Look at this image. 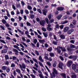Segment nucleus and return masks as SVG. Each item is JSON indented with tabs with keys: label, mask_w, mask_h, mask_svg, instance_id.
Instances as JSON below:
<instances>
[{
	"label": "nucleus",
	"mask_w": 78,
	"mask_h": 78,
	"mask_svg": "<svg viewBox=\"0 0 78 78\" xmlns=\"http://www.w3.org/2000/svg\"><path fill=\"white\" fill-rule=\"evenodd\" d=\"M36 21L37 22H40V19H39V17L37 18Z\"/></svg>",
	"instance_id": "obj_61"
},
{
	"label": "nucleus",
	"mask_w": 78,
	"mask_h": 78,
	"mask_svg": "<svg viewBox=\"0 0 78 78\" xmlns=\"http://www.w3.org/2000/svg\"><path fill=\"white\" fill-rule=\"evenodd\" d=\"M12 8H13V9H14V10H15L16 9V7L15 6V5H14L13 4L12 5Z\"/></svg>",
	"instance_id": "obj_54"
},
{
	"label": "nucleus",
	"mask_w": 78,
	"mask_h": 78,
	"mask_svg": "<svg viewBox=\"0 0 78 78\" xmlns=\"http://www.w3.org/2000/svg\"><path fill=\"white\" fill-rule=\"evenodd\" d=\"M45 22H46L47 24H48L49 23V21L48 20V19L47 18H46L45 19Z\"/></svg>",
	"instance_id": "obj_25"
},
{
	"label": "nucleus",
	"mask_w": 78,
	"mask_h": 78,
	"mask_svg": "<svg viewBox=\"0 0 78 78\" xmlns=\"http://www.w3.org/2000/svg\"><path fill=\"white\" fill-rule=\"evenodd\" d=\"M30 76H32V78H35V76L33 74H30Z\"/></svg>",
	"instance_id": "obj_64"
},
{
	"label": "nucleus",
	"mask_w": 78,
	"mask_h": 78,
	"mask_svg": "<svg viewBox=\"0 0 78 78\" xmlns=\"http://www.w3.org/2000/svg\"><path fill=\"white\" fill-rule=\"evenodd\" d=\"M13 51L14 52H16V53H15V55H18V53L19 52L17 49H13Z\"/></svg>",
	"instance_id": "obj_16"
},
{
	"label": "nucleus",
	"mask_w": 78,
	"mask_h": 78,
	"mask_svg": "<svg viewBox=\"0 0 78 78\" xmlns=\"http://www.w3.org/2000/svg\"><path fill=\"white\" fill-rule=\"evenodd\" d=\"M47 30L48 31H51L52 30V28L49 27H47Z\"/></svg>",
	"instance_id": "obj_20"
},
{
	"label": "nucleus",
	"mask_w": 78,
	"mask_h": 78,
	"mask_svg": "<svg viewBox=\"0 0 78 78\" xmlns=\"http://www.w3.org/2000/svg\"><path fill=\"white\" fill-rule=\"evenodd\" d=\"M37 11H38L40 14H42V11H41V10L40 9H38L37 10Z\"/></svg>",
	"instance_id": "obj_43"
},
{
	"label": "nucleus",
	"mask_w": 78,
	"mask_h": 78,
	"mask_svg": "<svg viewBox=\"0 0 78 78\" xmlns=\"http://www.w3.org/2000/svg\"><path fill=\"white\" fill-rule=\"evenodd\" d=\"M0 42H2V43H3V44H6V42H5L4 40H0Z\"/></svg>",
	"instance_id": "obj_51"
},
{
	"label": "nucleus",
	"mask_w": 78,
	"mask_h": 78,
	"mask_svg": "<svg viewBox=\"0 0 78 78\" xmlns=\"http://www.w3.org/2000/svg\"><path fill=\"white\" fill-rule=\"evenodd\" d=\"M69 27L71 28H75V26L73 25L72 23H70V25L69 26Z\"/></svg>",
	"instance_id": "obj_19"
},
{
	"label": "nucleus",
	"mask_w": 78,
	"mask_h": 78,
	"mask_svg": "<svg viewBox=\"0 0 78 78\" xmlns=\"http://www.w3.org/2000/svg\"><path fill=\"white\" fill-rule=\"evenodd\" d=\"M77 21L76 20H73V25H76V22Z\"/></svg>",
	"instance_id": "obj_29"
},
{
	"label": "nucleus",
	"mask_w": 78,
	"mask_h": 78,
	"mask_svg": "<svg viewBox=\"0 0 78 78\" xmlns=\"http://www.w3.org/2000/svg\"><path fill=\"white\" fill-rule=\"evenodd\" d=\"M78 56L76 55H71L69 57V59H73V61H75L76 60Z\"/></svg>",
	"instance_id": "obj_2"
},
{
	"label": "nucleus",
	"mask_w": 78,
	"mask_h": 78,
	"mask_svg": "<svg viewBox=\"0 0 78 78\" xmlns=\"http://www.w3.org/2000/svg\"><path fill=\"white\" fill-rule=\"evenodd\" d=\"M48 19H49V20H51L52 17V15L51 14H49L48 16Z\"/></svg>",
	"instance_id": "obj_17"
},
{
	"label": "nucleus",
	"mask_w": 78,
	"mask_h": 78,
	"mask_svg": "<svg viewBox=\"0 0 78 78\" xmlns=\"http://www.w3.org/2000/svg\"><path fill=\"white\" fill-rule=\"evenodd\" d=\"M60 37L61 39H65L66 38H65V35L64 34H61Z\"/></svg>",
	"instance_id": "obj_13"
},
{
	"label": "nucleus",
	"mask_w": 78,
	"mask_h": 78,
	"mask_svg": "<svg viewBox=\"0 0 78 78\" xmlns=\"http://www.w3.org/2000/svg\"><path fill=\"white\" fill-rule=\"evenodd\" d=\"M54 20L53 19L50 20L49 21V23H52L53 22H54Z\"/></svg>",
	"instance_id": "obj_41"
},
{
	"label": "nucleus",
	"mask_w": 78,
	"mask_h": 78,
	"mask_svg": "<svg viewBox=\"0 0 78 78\" xmlns=\"http://www.w3.org/2000/svg\"><path fill=\"white\" fill-rule=\"evenodd\" d=\"M62 50L63 52H64L65 51H66V48L64 47H63L62 49Z\"/></svg>",
	"instance_id": "obj_42"
},
{
	"label": "nucleus",
	"mask_w": 78,
	"mask_h": 78,
	"mask_svg": "<svg viewBox=\"0 0 78 78\" xmlns=\"http://www.w3.org/2000/svg\"><path fill=\"white\" fill-rule=\"evenodd\" d=\"M5 65H7V66H8L9 65V62L8 61H6L5 63Z\"/></svg>",
	"instance_id": "obj_58"
},
{
	"label": "nucleus",
	"mask_w": 78,
	"mask_h": 78,
	"mask_svg": "<svg viewBox=\"0 0 78 78\" xmlns=\"http://www.w3.org/2000/svg\"><path fill=\"white\" fill-rule=\"evenodd\" d=\"M22 66L21 65V64H20V69H21V70L23 71V72H25V70L23 69H25V68H26V66L25 64H22Z\"/></svg>",
	"instance_id": "obj_1"
},
{
	"label": "nucleus",
	"mask_w": 78,
	"mask_h": 78,
	"mask_svg": "<svg viewBox=\"0 0 78 78\" xmlns=\"http://www.w3.org/2000/svg\"><path fill=\"white\" fill-rule=\"evenodd\" d=\"M49 55L51 57H54L55 56V54L53 53L50 52Z\"/></svg>",
	"instance_id": "obj_24"
},
{
	"label": "nucleus",
	"mask_w": 78,
	"mask_h": 78,
	"mask_svg": "<svg viewBox=\"0 0 78 78\" xmlns=\"http://www.w3.org/2000/svg\"><path fill=\"white\" fill-rule=\"evenodd\" d=\"M48 51H49L50 52L51 51H52V48L51 47H50L48 49Z\"/></svg>",
	"instance_id": "obj_35"
},
{
	"label": "nucleus",
	"mask_w": 78,
	"mask_h": 78,
	"mask_svg": "<svg viewBox=\"0 0 78 78\" xmlns=\"http://www.w3.org/2000/svg\"><path fill=\"white\" fill-rule=\"evenodd\" d=\"M53 33H52V32H49V36L50 37H51L52 36H53Z\"/></svg>",
	"instance_id": "obj_23"
},
{
	"label": "nucleus",
	"mask_w": 78,
	"mask_h": 78,
	"mask_svg": "<svg viewBox=\"0 0 78 78\" xmlns=\"http://www.w3.org/2000/svg\"><path fill=\"white\" fill-rule=\"evenodd\" d=\"M61 17H62V15L60 14L58 16H57L56 18L57 19H58V20H60Z\"/></svg>",
	"instance_id": "obj_18"
},
{
	"label": "nucleus",
	"mask_w": 78,
	"mask_h": 78,
	"mask_svg": "<svg viewBox=\"0 0 78 78\" xmlns=\"http://www.w3.org/2000/svg\"><path fill=\"white\" fill-rule=\"evenodd\" d=\"M33 61H34V62H35L37 64H38V62H37V59L36 58H34L33 59Z\"/></svg>",
	"instance_id": "obj_33"
},
{
	"label": "nucleus",
	"mask_w": 78,
	"mask_h": 78,
	"mask_svg": "<svg viewBox=\"0 0 78 78\" xmlns=\"http://www.w3.org/2000/svg\"><path fill=\"white\" fill-rule=\"evenodd\" d=\"M39 61H40L41 62H44V60L42 59V56H40L39 58Z\"/></svg>",
	"instance_id": "obj_15"
},
{
	"label": "nucleus",
	"mask_w": 78,
	"mask_h": 78,
	"mask_svg": "<svg viewBox=\"0 0 78 78\" xmlns=\"http://www.w3.org/2000/svg\"><path fill=\"white\" fill-rule=\"evenodd\" d=\"M77 76L76 75H72L71 76V78H76Z\"/></svg>",
	"instance_id": "obj_37"
},
{
	"label": "nucleus",
	"mask_w": 78,
	"mask_h": 78,
	"mask_svg": "<svg viewBox=\"0 0 78 78\" xmlns=\"http://www.w3.org/2000/svg\"><path fill=\"white\" fill-rule=\"evenodd\" d=\"M30 18L31 19H33L34 18V15L33 14H31L30 15Z\"/></svg>",
	"instance_id": "obj_32"
},
{
	"label": "nucleus",
	"mask_w": 78,
	"mask_h": 78,
	"mask_svg": "<svg viewBox=\"0 0 78 78\" xmlns=\"http://www.w3.org/2000/svg\"><path fill=\"white\" fill-rule=\"evenodd\" d=\"M59 58H60V59L62 61H64V58L62 57V56H60Z\"/></svg>",
	"instance_id": "obj_48"
},
{
	"label": "nucleus",
	"mask_w": 78,
	"mask_h": 78,
	"mask_svg": "<svg viewBox=\"0 0 78 78\" xmlns=\"http://www.w3.org/2000/svg\"><path fill=\"white\" fill-rule=\"evenodd\" d=\"M72 63H73L72 61H69L67 64L68 67H71V66H72Z\"/></svg>",
	"instance_id": "obj_6"
},
{
	"label": "nucleus",
	"mask_w": 78,
	"mask_h": 78,
	"mask_svg": "<svg viewBox=\"0 0 78 78\" xmlns=\"http://www.w3.org/2000/svg\"><path fill=\"white\" fill-rule=\"evenodd\" d=\"M16 6L18 8H20V4H17L16 5Z\"/></svg>",
	"instance_id": "obj_52"
},
{
	"label": "nucleus",
	"mask_w": 78,
	"mask_h": 78,
	"mask_svg": "<svg viewBox=\"0 0 78 78\" xmlns=\"http://www.w3.org/2000/svg\"><path fill=\"white\" fill-rule=\"evenodd\" d=\"M38 62L40 66H41V67H44V65H43L42 63L41 62Z\"/></svg>",
	"instance_id": "obj_39"
},
{
	"label": "nucleus",
	"mask_w": 78,
	"mask_h": 78,
	"mask_svg": "<svg viewBox=\"0 0 78 78\" xmlns=\"http://www.w3.org/2000/svg\"><path fill=\"white\" fill-rule=\"evenodd\" d=\"M58 67L61 69H63L62 66H64V64L62 62H60L58 64Z\"/></svg>",
	"instance_id": "obj_5"
},
{
	"label": "nucleus",
	"mask_w": 78,
	"mask_h": 78,
	"mask_svg": "<svg viewBox=\"0 0 78 78\" xmlns=\"http://www.w3.org/2000/svg\"><path fill=\"white\" fill-rule=\"evenodd\" d=\"M64 7H58L57 8V10L58 11H63L64 9Z\"/></svg>",
	"instance_id": "obj_9"
},
{
	"label": "nucleus",
	"mask_w": 78,
	"mask_h": 78,
	"mask_svg": "<svg viewBox=\"0 0 78 78\" xmlns=\"http://www.w3.org/2000/svg\"><path fill=\"white\" fill-rule=\"evenodd\" d=\"M43 14L44 16H47V9L42 10Z\"/></svg>",
	"instance_id": "obj_7"
},
{
	"label": "nucleus",
	"mask_w": 78,
	"mask_h": 78,
	"mask_svg": "<svg viewBox=\"0 0 78 78\" xmlns=\"http://www.w3.org/2000/svg\"><path fill=\"white\" fill-rule=\"evenodd\" d=\"M67 50L68 51H73V50L72 49H71V48H67Z\"/></svg>",
	"instance_id": "obj_26"
},
{
	"label": "nucleus",
	"mask_w": 78,
	"mask_h": 78,
	"mask_svg": "<svg viewBox=\"0 0 78 78\" xmlns=\"http://www.w3.org/2000/svg\"><path fill=\"white\" fill-rule=\"evenodd\" d=\"M64 25H61L60 26H59L60 28L61 29V30H62L63 28H64Z\"/></svg>",
	"instance_id": "obj_45"
},
{
	"label": "nucleus",
	"mask_w": 78,
	"mask_h": 78,
	"mask_svg": "<svg viewBox=\"0 0 78 78\" xmlns=\"http://www.w3.org/2000/svg\"><path fill=\"white\" fill-rule=\"evenodd\" d=\"M73 31H74V29H71L68 31V34H70L72 33H73Z\"/></svg>",
	"instance_id": "obj_8"
},
{
	"label": "nucleus",
	"mask_w": 78,
	"mask_h": 78,
	"mask_svg": "<svg viewBox=\"0 0 78 78\" xmlns=\"http://www.w3.org/2000/svg\"><path fill=\"white\" fill-rule=\"evenodd\" d=\"M76 68V65L75 64H73L72 65V69L73 70H75Z\"/></svg>",
	"instance_id": "obj_10"
},
{
	"label": "nucleus",
	"mask_w": 78,
	"mask_h": 78,
	"mask_svg": "<svg viewBox=\"0 0 78 78\" xmlns=\"http://www.w3.org/2000/svg\"><path fill=\"white\" fill-rule=\"evenodd\" d=\"M24 12L27 14H28L29 13V12H28V11L27 9H25Z\"/></svg>",
	"instance_id": "obj_46"
},
{
	"label": "nucleus",
	"mask_w": 78,
	"mask_h": 78,
	"mask_svg": "<svg viewBox=\"0 0 78 78\" xmlns=\"http://www.w3.org/2000/svg\"><path fill=\"white\" fill-rule=\"evenodd\" d=\"M44 47H46V48H47V47H48V44L46 43L44 44Z\"/></svg>",
	"instance_id": "obj_62"
},
{
	"label": "nucleus",
	"mask_w": 78,
	"mask_h": 78,
	"mask_svg": "<svg viewBox=\"0 0 78 78\" xmlns=\"http://www.w3.org/2000/svg\"><path fill=\"white\" fill-rule=\"evenodd\" d=\"M27 8L28 9H29V10H31V9H32V7L31 6H30V5H28L27 6Z\"/></svg>",
	"instance_id": "obj_49"
},
{
	"label": "nucleus",
	"mask_w": 78,
	"mask_h": 78,
	"mask_svg": "<svg viewBox=\"0 0 78 78\" xmlns=\"http://www.w3.org/2000/svg\"><path fill=\"white\" fill-rule=\"evenodd\" d=\"M56 65H57V63H56V62H55L53 65V67H56Z\"/></svg>",
	"instance_id": "obj_36"
},
{
	"label": "nucleus",
	"mask_w": 78,
	"mask_h": 78,
	"mask_svg": "<svg viewBox=\"0 0 78 78\" xmlns=\"http://www.w3.org/2000/svg\"><path fill=\"white\" fill-rule=\"evenodd\" d=\"M69 27H66L64 28L63 31H64V32H67V31L69 30Z\"/></svg>",
	"instance_id": "obj_12"
},
{
	"label": "nucleus",
	"mask_w": 78,
	"mask_h": 78,
	"mask_svg": "<svg viewBox=\"0 0 78 78\" xmlns=\"http://www.w3.org/2000/svg\"><path fill=\"white\" fill-rule=\"evenodd\" d=\"M55 28L57 29H59V24H57L55 26Z\"/></svg>",
	"instance_id": "obj_47"
},
{
	"label": "nucleus",
	"mask_w": 78,
	"mask_h": 78,
	"mask_svg": "<svg viewBox=\"0 0 78 78\" xmlns=\"http://www.w3.org/2000/svg\"><path fill=\"white\" fill-rule=\"evenodd\" d=\"M37 42V39H35L33 41V42L34 44H36V43Z\"/></svg>",
	"instance_id": "obj_30"
},
{
	"label": "nucleus",
	"mask_w": 78,
	"mask_h": 78,
	"mask_svg": "<svg viewBox=\"0 0 78 78\" xmlns=\"http://www.w3.org/2000/svg\"><path fill=\"white\" fill-rule=\"evenodd\" d=\"M2 68L3 70H5L7 69V66H4L2 67Z\"/></svg>",
	"instance_id": "obj_27"
},
{
	"label": "nucleus",
	"mask_w": 78,
	"mask_h": 78,
	"mask_svg": "<svg viewBox=\"0 0 78 78\" xmlns=\"http://www.w3.org/2000/svg\"><path fill=\"white\" fill-rule=\"evenodd\" d=\"M43 34L45 37H48V34L46 32H43Z\"/></svg>",
	"instance_id": "obj_21"
},
{
	"label": "nucleus",
	"mask_w": 78,
	"mask_h": 78,
	"mask_svg": "<svg viewBox=\"0 0 78 78\" xmlns=\"http://www.w3.org/2000/svg\"><path fill=\"white\" fill-rule=\"evenodd\" d=\"M70 47L71 48H76V46H75V45H73V44H71L70 45Z\"/></svg>",
	"instance_id": "obj_22"
},
{
	"label": "nucleus",
	"mask_w": 78,
	"mask_h": 78,
	"mask_svg": "<svg viewBox=\"0 0 78 78\" xmlns=\"http://www.w3.org/2000/svg\"><path fill=\"white\" fill-rule=\"evenodd\" d=\"M6 72H7V73H9V72H10V69H9V68L8 67L7 68V69L6 70Z\"/></svg>",
	"instance_id": "obj_44"
},
{
	"label": "nucleus",
	"mask_w": 78,
	"mask_h": 78,
	"mask_svg": "<svg viewBox=\"0 0 78 78\" xmlns=\"http://www.w3.org/2000/svg\"><path fill=\"white\" fill-rule=\"evenodd\" d=\"M27 26H31V24L28 22H27Z\"/></svg>",
	"instance_id": "obj_63"
},
{
	"label": "nucleus",
	"mask_w": 78,
	"mask_h": 78,
	"mask_svg": "<svg viewBox=\"0 0 78 78\" xmlns=\"http://www.w3.org/2000/svg\"><path fill=\"white\" fill-rule=\"evenodd\" d=\"M61 76L63 78H66V74L65 73H62L61 74Z\"/></svg>",
	"instance_id": "obj_14"
},
{
	"label": "nucleus",
	"mask_w": 78,
	"mask_h": 78,
	"mask_svg": "<svg viewBox=\"0 0 78 78\" xmlns=\"http://www.w3.org/2000/svg\"><path fill=\"white\" fill-rule=\"evenodd\" d=\"M38 73H40L39 74V76L40 78H44V76H43V74H42V73L40 70L38 71Z\"/></svg>",
	"instance_id": "obj_4"
},
{
	"label": "nucleus",
	"mask_w": 78,
	"mask_h": 78,
	"mask_svg": "<svg viewBox=\"0 0 78 78\" xmlns=\"http://www.w3.org/2000/svg\"><path fill=\"white\" fill-rule=\"evenodd\" d=\"M5 58L6 60H8L9 59V57L8 55H6L5 56Z\"/></svg>",
	"instance_id": "obj_38"
},
{
	"label": "nucleus",
	"mask_w": 78,
	"mask_h": 78,
	"mask_svg": "<svg viewBox=\"0 0 78 78\" xmlns=\"http://www.w3.org/2000/svg\"><path fill=\"white\" fill-rule=\"evenodd\" d=\"M14 47V48H17V49H19V47L17 46L16 45H14L13 46Z\"/></svg>",
	"instance_id": "obj_59"
},
{
	"label": "nucleus",
	"mask_w": 78,
	"mask_h": 78,
	"mask_svg": "<svg viewBox=\"0 0 78 78\" xmlns=\"http://www.w3.org/2000/svg\"><path fill=\"white\" fill-rule=\"evenodd\" d=\"M53 43L54 45H57V44H58V43L55 41H54L53 42Z\"/></svg>",
	"instance_id": "obj_50"
},
{
	"label": "nucleus",
	"mask_w": 78,
	"mask_h": 78,
	"mask_svg": "<svg viewBox=\"0 0 78 78\" xmlns=\"http://www.w3.org/2000/svg\"><path fill=\"white\" fill-rule=\"evenodd\" d=\"M2 22L3 23V24H6V23H7V22H6V21H5V20L4 19H3L2 21Z\"/></svg>",
	"instance_id": "obj_28"
},
{
	"label": "nucleus",
	"mask_w": 78,
	"mask_h": 78,
	"mask_svg": "<svg viewBox=\"0 0 78 78\" xmlns=\"http://www.w3.org/2000/svg\"><path fill=\"white\" fill-rule=\"evenodd\" d=\"M40 24L41 25L43 26V27H44V25H45V21L44 20H41V21L39 22Z\"/></svg>",
	"instance_id": "obj_3"
},
{
	"label": "nucleus",
	"mask_w": 78,
	"mask_h": 78,
	"mask_svg": "<svg viewBox=\"0 0 78 78\" xmlns=\"http://www.w3.org/2000/svg\"><path fill=\"white\" fill-rule=\"evenodd\" d=\"M47 64L50 67L51 66V63H50V62H47Z\"/></svg>",
	"instance_id": "obj_57"
},
{
	"label": "nucleus",
	"mask_w": 78,
	"mask_h": 78,
	"mask_svg": "<svg viewBox=\"0 0 78 78\" xmlns=\"http://www.w3.org/2000/svg\"><path fill=\"white\" fill-rule=\"evenodd\" d=\"M0 27L3 30H5V28L3 27V26H0Z\"/></svg>",
	"instance_id": "obj_55"
},
{
	"label": "nucleus",
	"mask_w": 78,
	"mask_h": 78,
	"mask_svg": "<svg viewBox=\"0 0 78 78\" xmlns=\"http://www.w3.org/2000/svg\"><path fill=\"white\" fill-rule=\"evenodd\" d=\"M22 44H23V45H24V46H25V47H28V46L24 42H22V43H21Z\"/></svg>",
	"instance_id": "obj_56"
},
{
	"label": "nucleus",
	"mask_w": 78,
	"mask_h": 78,
	"mask_svg": "<svg viewBox=\"0 0 78 78\" xmlns=\"http://www.w3.org/2000/svg\"><path fill=\"white\" fill-rule=\"evenodd\" d=\"M7 51L8 50L7 49H4L2 50L1 51V53H6Z\"/></svg>",
	"instance_id": "obj_11"
},
{
	"label": "nucleus",
	"mask_w": 78,
	"mask_h": 78,
	"mask_svg": "<svg viewBox=\"0 0 78 78\" xmlns=\"http://www.w3.org/2000/svg\"><path fill=\"white\" fill-rule=\"evenodd\" d=\"M39 42H40L41 43L44 44V42H45V40H39Z\"/></svg>",
	"instance_id": "obj_31"
},
{
	"label": "nucleus",
	"mask_w": 78,
	"mask_h": 78,
	"mask_svg": "<svg viewBox=\"0 0 78 78\" xmlns=\"http://www.w3.org/2000/svg\"><path fill=\"white\" fill-rule=\"evenodd\" d=\"M16 72H17V73H18L20 74V73H21V71H20V70L19 69H16Z\"/></svg>",
	"instance_id": "obj_34"
},
{
	"label": "nucleus",
	"mask_w": 78,
	"mask_h": 78,
	"mask_svg": "<svg viewBox=\"0 0 78 78\" xmlns=\"http://www.w3.org/2000/svg\"><path fill=\"white\" fill-rule=\"evenodd\" d=\"M35 53L37 55V56H39V53L37 51H35Z\"/></svg>",
	"instance_id": "obj_53"
},
{
	"label": "nucleus",
	"mask_w": 78,
	"mask_h": 78,
	"mask_svg": "<svg viewBox=\"0 0 78 78\" xmlns=\"http://www.w3.org/2000/svg\"><path fill=\"white\" fill-rule=\"evenodd\" d=\"M20 12L21 14H23V10L21 9L20 10Z\"/></svg>",
	"instance_id": "obj_60"
},
{
	"label": "nucleus",
	"mask_w": 78,
	"mask_h": 78,
	"mask_svg": "<svg viewBox=\"0 0 78 78\" xmlns=\"http://www.w3.org/2000/svg\"><path fill=\"white\" fill-rule=\"evenodd\" d=\"M42 30L43 31H44V32H45L46 31H47V29L46 28H45L44 27H42Z\"/></svg>",
	"instance_id": "obj_40"
}]
</instances>
